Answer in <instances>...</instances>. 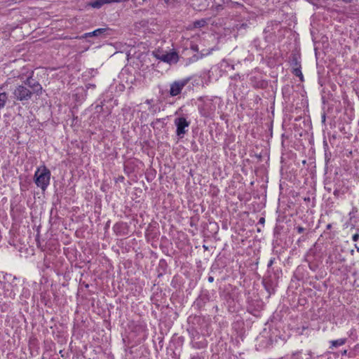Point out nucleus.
<instances>
[{"label": "nucleus", "instance_id": "nucleus-1", "mask_svg": "<svg viewBox=\"0 0 359 359\" xmlns=\"http://www.w3.org/2000/svg\"><path fill=\"white\" fill-rule=\"evenodd\" d=\"M50 170L46 166H42L36 171L34 174V182L37 187L44 191L50 183Z\"/></svg>", "mask_w": 359, "mask_h": 359}, {"label": "nucleus", "instance_id": "nucleus-2", "mask_svg": "<svg viewBox=\"0 0 359 359\" xmlns=\"http://www.w3.org/2000/svg\"><path fill=\"white\" fill-rule=\"evenodd\" d=\"M13 97L18 101L28 100L32 95V91L29 90L27 86L22 85L18 86L13 93Z\"/></svg>", "mask_w": 359, "mask_h": 359}, {"label": "nucleus", "instance_id": "nucleus-3", "mask_svg": "<svg viewBox=\"0 0 359 359\" xmlns=\"http://www.w3.org/2000/svg\"><path fill=\"white\" fill-rule=\"evenodd\" d=\"M154 55L157 59L169 64L177 63L179 60L178 54L175 51L165 53L156 52Z\"/></svg>", "mask_w": 359, "mask_h": 359}, {"label": "nucleus", "instance_id": "nucleus-4", "mask_svg": "<svg viewBox=\"0 0 359 359\" xmlns=\"http://www.w3.org/2000/svg\"><path fill=\"white\" fill-rule=\"evenodd\" d=\"M23 85L29 87L30 88L29 90L32 91V94L36 93L39 95L42 93V87L41 84L34 81L31 77L27 78Z\"/></svg>", "mask_w": 359, "mask_h": 359}, {"label": "nucleus", "instance_id": "nucleus-5", "mask_svg": "<svg viewBox=\"0 0 359 359\" xmlns=\"http://www.w3.org/2000/svg\"><path fill=\"white\" fill-rule=\"evenodd\" d=\"M175 123L177 126V135L181 136L185 134V128L188 127L189 123L184 117L177 118L175 120Z\"/></svg>", "mask_w": 359, "mask_h": 359}, {"label": "nucleus", "instance_id": "nucleus-6", "mask_svg": "<svg viewBox=\"0 0 359 359\" xmlns=\"http://www.w3.org/2000/svg\"><path fill=\"white\" fill-rule=\"evenodd\" d=\"M186 84V81H179L173 82L170 85V95L171 96L178 95L181 93L182 88L185 86Z\"/></svg>", "mask_w": 359, "mask_h": 359}, {"label": "nucleus", "instance_id": "nucleus-7", "mask_svg": "<svg viewBox=\"0 0 359 359\" xmlns=\"http://www.w3.org/2000/svg\"><path fill=\"white\" fill-rule=\"evenodd\" d=\"M110 29L109 28H100L94 30L92 32L86 33L82 36V38H87L90 36H106L109 34Z\"/></svg>", "mask_w": 359, "mask_h": 359}, {"label": "nucleus", "instance_id": "nucleus-8", "mask_svg": "<svg viewBox=\"0 0 359 359\" xmlns=\"http://www.w3.org/2000/svg\"><path fill=\"white\" fill-rule=\"evenodd\" d=\"M346 342V339H337V340H333L331 341V344H332V346L330 348H334V347H337V346H342L343 344H344Z\"/></svg>", "mask_w": 359, "mask_h": 359}, {"label": "nucleus", "instance_id": "nucleus-9", "mask_svg": "<svg viewBox=\"0 0 359 359\" xmlns=\"http://www.w3.org/2000/svg\"><path fill=\"white\" fill-rule=\"evenodd\" d=\"M8 96L6 93H0V109L4 107L6 102L7 101Z\"/></svg>", "mask_w": 359, "mask_h": 359}, {"label": "nucleus", "instance_id": "nucleus-10", "mask_svg": "<svg viewBox=\"0 0 359 359\" xmlns=\"http://www.w3.org/2000/svg\"><path fill=\"white\" fill-rule=\"evenodd\" d=\"M104 4H109L108 0H97L91 4L93 8H100Z\"/></svg>", "mask_w": 359, "mask_h": 359}, {"label": "nucleus", "instance_id": "nucleus-11", "mask_svg": "<svg viewBox=\"0 0 359 359\" xmlns=\"http://www.w3.org/2000/svg\"><path fill=\"white\" fill-rule=\"evenodd\" d=\"M207 24V22L204 19L197 20L194 22V27H203Z\"/></svg>", "mask_w": 359, "mask_h": 359}, {"label": "nucleus", "instance_id": "nucleus-12", "mask_svg": "<svg viewBox=\"0 0 359 359\" xmlns=\"http://www.w3.org/2000/svg\"><path fill=\"white\" fill-rule=\"evenodd\" d=\"M293 73L295 76H299L301 79V80H302L303 74L299 68H295L293 71Z\"/></svg>", "mask_w": 359, "mask_h": 359}, {"label": "nucleus", "instance_id": "nucleus-13", "mask_svg": "<svg viewBox=\"0 0 359 359\" xmlns=\"http://www.w3.org/2000/svg\"><path fill=\"white\" fill-rule=\"evenodd\" d=\"M359 238V234L357 233H355L353 236V241H357Z\"/></svg>", "mask_w": 359, "mask_h": 359}, {"label": "nucleus", "instance_id": "nucleus-14", "mask_svg": "<svg viewBox=\"0 0 359 359\" xmlns=\"http://www.w3.org/2000/svg\"><path fill=\"white\" fill-rule=\"evenodd\" d=\"M304 231V229L303 227H302V226H299V227H297V231H298V233H302Z\"/></svg>", "mask_w": 359, "mask_h": 359}, {"label": "nucleus", "instance_id": "nucleus-15", "mask_svg": "<svg viewBox=\"0 0 359 359\" xmlns=\"http://www.w3.org/2000/svg\"><path fill=\"white\" fill-rule=\"evenodd\" d=\"M213 280H214V278H213L212 276H210V277L208 278V281H209L210 283L213 282Z\"/></svg>", "mask_w": 359, "mask_h": 359}, {"label": "nucleus", "instance_id": "nucleus-16", "mask_svg": "<svg viewBox=\"0 0 359 359\" xmlns=\"http://www.w3.org/2000/svg\"><path fill=\"white\" fill-rule=\"evenodd\" d=\"M352 0H343V1L346 4H349L351 2Z\"/></svg>", "mask_w": 359, "mask_h": 359}, {"label": "nucleus", "instance_id": "nucleus-17", "mask_svg": "<svg viewBox=\"0 0 359 359\" xmlns=\"http://www.w3.org/2000/svg\"><path fill=\"white\" fill-rule=\"evenodd\" d=\"M259 222L260 223H264V218H263V217L260 218Z\"/></svg>", "mask_w": 359, "mask_h": 359}, {"label": "nucleus", "instance_id": "nucleus-18", "mask_svg": "<svg viewBox=\"0 0 359 359\" xmlns=\"http://www.w3.org/2000/svg\"><path fill=\"white\" fill-rule=\"evenodd\" d=\"M357 251L359 252V248L356 247Z\"/></svg>", "mask_w": 359, "mask_h": 359}]
</instances>
